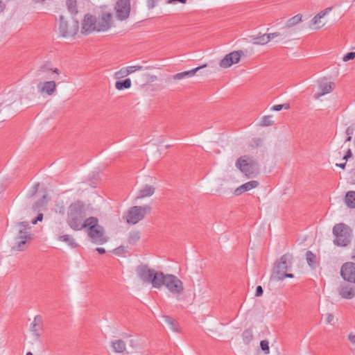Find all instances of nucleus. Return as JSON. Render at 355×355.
<instances>
[{"label": "nucleus", "instance_id": "1", "mask_svg": "<svg viewBox=\"0 0 355 355\" xmlns=\"http://www.w3.org/2000/svg\"><path fill=\"white\" fill-rule=\"evenodd\" d=\"M86 216L85 204L80 200L71 203L67 211V223L74 231L81 230L82 220Z\"/></svg>", "mask_w": 355, "mask_h": 355}, {"label": "nucleus", "instance_id": "2", "mask_svg": "<svg viewBox=\"0 0 355 355\" xmlns=\"http://www.w3.org/2000/svg\"><path fill=\"white\" fill-rule=\"evenodd\" d=\"M83 229L87 228V233L94 243L104 244L108 241L105 235L104 227L98 224V219L94 216L86 218L82 224Z\"/></svg>", "mask_w": 355, "mask_h": 355}, {"label": "nucleus", "instance_id": "3", "mask_svg": "<svg viewBox=\"0 0 355 355\" xmlns=\"http://www.w3.org/2000/svg\"><path fill=\"white\" fill-rule=\"evenodd\" d=\"M332 233L335 237L334 244L338 247H346L349 245L352 239V230L347 225L340 223L336 224L332 230Z\"/></svg>", "mask_w": 355, "mask_h": 355}, {"label": "nucleus", "instance_id": "4", "mask_svg": "<svg viewBox=\"0 0 355 355\" xmlns=\"http://www.w3.org/2000/svg\"><path fill=\"white\" fill-rule=\"evenodd\" d=\"M162 286L166 288L173 295H181L184 291L182 282L175 275L172 274H164L162 272L158 280L156 288H160Z\"/></svg>", "mask_w": 355, "mask_h": 355}, {"label": "nucleus", "instance_id": "5", "mask_svg": "<svg viewBox=\"0 0 355 355\" xmlns=\"http://www.w3.org/2000/svg\"><path fill=\"white\" fill-rule=\"evenodd\" d=\"M235 166L249 178L255 177L259 171L257 160L248 155H243L238 158Z\"/></svg>", "mask_w": 355, "mask_h": 355}, {"label": "nucleus", "instance_id": "6", "mask_svg": "<svg viewBox=\"0 0 355 355\" xmlns=\"http://www.w3.org/2000/svg\"><path fill=\"white\" fill-rule=\"evenodd\" d=\"M15 227L17 228L18 233L15 237L16 243L13 249L23 251L26 248L27 243L33 239V234L28 232L31 227L28 221L17 222Z\"/></svg>", "mask_w": 355, "mask_h": 355}, {"label": "nucleus", "instance_id": "7", "mask_svg": "<svg viewBox=\"0 0 355 355\" xmlns=\"http://www.w3.org/2000/svg\"><path fill=\"white\" fill-rule=\"evenodd\" d=\"M137 277L144 283L151 284L156 288L162 271L149 268L146 264H140L136 268Z\"/></svg>", "mask_w": 355, "mask_h": 355}, {"label": "nucleus", "instance_id": "8", "mask_svg": "<svg viewBox=\"0 0 355 355\" xmlns=\"http://www.w3.org/2000/svg\"><path fill=\"white\" fill-rule=\"evenodd\" d=\"M151 207L150 205L134 206L127 212L126 221L128 223L135 225L144 218L146 214L150 213Z\"/></svg>", "mask_w": 355, "mask_h": 355}, {"label": "nucleus", "instance_id": "9", "mask_svg": "<svg viewBox=\"0 0 355 355\" xmlns=\"http://www.w3.org/2000/svg\"><path fill=\"white\" fill-rule=\"evenodd\" d=\"M79 29L78 21L72 18L71 24L65 20L63 15L60 16L59 31L62 37L73 36Z\"/></svg>", "mask_w": 355, "mask_h": 355}, {"label": "nucleus", "instance_id": "10", "mask_svg": "<svg viewBox=\"0 0 355 355\" xmlns=\"http://www.w3.org/2000/svg\"><path fill=\"white\" fill-rule=\"evenodd\" d=\"M293 256L291 254H284L280 259L275 263L273 273L275 277L277 278L284 273L291 270L292 267Z\"/></svg>", "mask_w": 355, "mask_h": 355}, {"label": "nucleus", "instance_id": "11", "mask_svg": "<svg viewBox=\"0 0 355 355\" xmlns=\"http://www.w3.org/2000/svg\"><path fill=\"white\" fill-rule=\"evenodd\" d=\"M114 9L118 19L123 21L128 18L130 12V0H117Z\"/></svg>", "mask_w": 355, "mask_h": 355}, {"label": "nucleus", "instance_id": "12", "mask_svg": "<svg viewBox=\"0 0 355 355\" xmlns=\"http://www.w3.org/2000/svg\"><path fill=\"white\" fill-rule=\"evenodd\" d=\"M98 29L96 17L89 13L86 14L82 21V33L87 35L93 31H98Z\"/></svg>", "mask_w": 355, "mask_h": 355}, {"label": "nucleus", "instance_id": "13", "mask_svg": "<svg viewBox=\"0 0 355 355\" xmlns=\"http://www.w3.org/2000/svg\"><path fill=\"white\" fill-rule=\"evenodd\" d=\"M102 13L101 17L97 21L98 24V32L105 31L108 30L111 27V23L112 19V14L110 11L106 10L107 6H102Z\"/></svg>", "mask_w": 355, "mask_h": 355}, {"label": "nucleus", "instance_id": "14", "mask_svg": "<svg viewBox=\"0 0 355 355\" xmlns=\"http://www.w3.org/2000/svg\"><path fill=\"white\" fill-rule=\"evenodd\" d=\"M340 275L344 280L355 284V263L346 262L340 268Z\"/></svg>", "mask_w": 355, "mask_h": 355}, {"label": "nucleus", "instance_id": "15", "mask_svg": "<svg viewBox=\"0 0 355 355\" xmlns=\"http://www.w3.org/2000/svg\"><path fill=\"white\" fill-rule=\"evenodd\" d=\"M318 83L320 92L315 94V98H319L325 94L331 93L334 90V83L329 81L327 78L320 79Z\"/></svg>", "mask_w": 355, "mask_h": 355}, {"label": "nucleus", "instance_id": "16", "mask_svg": "<svg viewBox=\"0 0 355 355\" xmlns=\"http://www.w3.org/2000/svg\"><path fill=\"white\" fill-rule=\"evenodd\" d=\"M338 292L343 299L351 300L355 297V288L346 283L340 284L338 288Z\"/></svg>", "mask_w": 355, "mask_h": 355}, {"label": "nucleus", "instance_id": "17", "mask_svg": "<svg viewBox=\"0 0 355 355\" xmlns=\"http://www.w3.org/2000/svg\"><path fill=\"white\" fill-rule=\"evenodd\" d=\"M37 88L41 94H46L48 95H52L56 89V84L55 81H46L44 83H40L37 85Z\"/></svg>", "mask_w": 355, "mask_h": 355}, {"label": "nucleus", "instance_id": "18", "mask_svg": "<svg viewBox=\"0 0 355 355\" xmlns=\"http://www.w3.org/2000/svg\"><path fill=\"white\" fill-rule=\"evenodd\" d=\"M212 63L213 62H211L210 64H204L198 66V67H196L191 70L178 73L175 74L173 76V79H175V80H181L184 78L191 77V76H194L199 70L209 67L210 64Z\"/></svg>", "mask_w": 355, "mask_h": 355}, {"label": "nucleus", "instance_id": "19", "mask_svg": "<svg viewBox=\"0 0 355 355\" xmlns=\"http://www.w3.org/2000/svg\"><path fill=\"white\" fill-rule=\"evenodd\" d=\"M259 184V182L256 180L248 182L236 188L234 191V194L236 196H239L245 191H248L254 188L257 187Z\"/></svg>", "mask_w": 355, "mask_h": 355}, {"label": "nucleus", "instance_id": "20", "mask_svg": "<svg viewBox=\"0 0 355 355\" xmlns=\"http://www.w3.org/2000/svg\"><path fill=\"white\" fill-rule=\"evenodd\" d=\"M111 345L116 353H124L126 350L125 343L121 339L112 341Z\"/></svg>", "mask_w": 355, "mask_h": 355}, {"label": "nucleus", "instance_id": "21", "mask_svg": "<svg viewBox=\"0 0 355 355\" xmlns=\"http://www.w3.org/2000/svg\"><path fill=\"white\" fill-rule=\"evenodd\" d=\"M155 192V188L153 186L145 185L141 189L139 190L137 198H144L145 197L151 196Z\"/></svg>", "mask_w": 355, "mask_h": 355}, {"label": "nucleus", "instance_id": "22", "mask_svg": "<svg viewBox=\"0 0 355 355\" xmlns=\"http://www.w3.org/2000/svg\"><path fill=\"white\" fill-rule=\"evenodd\" d=\"M42 322V317L40 315H36L34 318V321L31 323V329L33 332L34 336L35 337V340H38L40 337V334L38 332L37 326L39 323Z\"/></svg>", "mask_w": 355, "mask_h": 355}, {"label": "nucleus", "instance_id": "23", "mask_svg": "<svg viewBox=\"0 0 355 355\" xmlns=\"http://www.w3.org/2000/svg\"><path fill=\"white\" fill-rule=\"evenodd\" d=\"M242 340L245 345H249L254 338L253 330L252 327L245 329L241 334Z\"/></svg>", "mask_w": 355, "mask_h": 355}, {"label": "nucleus", "instance_id": "24", "mask_svg": "<svg viewBox=\"0 0 355 355\" xmlns=\"http://www.w3.org/2000/svg\"><path fill=\"white\" fill-rule=\"evenodd\" d=\"M345 202L347 207L355 208V191H350L347 192L345 197Z\"/></svg>", "mask_w": 355, "mask_h": 355}, {"label": "nucleus", "instance_id": "25", "mask_svg": "<svg viewBox=\"0 0 355 355\" xmlns=\"http://www.w3.org/2000/svg\"><path fill=\"white\" fill-rule=\"evenodd\" d=\"M306 259L308 265L313 269L315 268L317 264V257L311 251L308 250L306 252Z\"/></svg>", "mask_w": 355, "mask_h": 355}, {"label": "nucleus", "instance_id": "26", "mask_svg": "<svg viewBox=\"0 0 355 355\" xmlns=\"http://www.w3.org/2000/svg\"><path fill=\"white\" fill-rule=\"evenodd\" d=\"M132 83L130 78H125L121 80H117L115 83V87L118 90H123L129 89L131 87Z\"/></svg>", "mask_w": 355, "mask_h": 355}, {"label": "nucleus", "instance_id": "27", "mask_svg": "<svg viewBox=\"0 0 355 355\" xmlns=\"http://www.w3.org/2000/svg\"><path fill=\"white\" fill-rule=\"evenodd\" d=\"M58 240L60 241L67 243L72 248H75L78 246V244L76 243L73 237L69 234L60 236L58 237Z\"/></svg>", "mask_w": 355, "mask_h": 355}, {"label": "nucleus", "instance_id": "28", "mask_svg": "<svg viewBox=\"0 0 355 355\" xmlns=\"http://www.w3.org/2000/svg\"><path fill=\"white\" fill-rule=\"evenodd\" d=\"M331 10V8H327L325 10L321 11L318 14H317L312 19L311 23L313 25L315 24H320V19L324 17L327 14L329 13V12Z\"/></svg>", "mask_w": 355, "mask_h": 355}, {"label": "nucleus", "instance_id": "29", "mask_svg": "<svg viewBox=\"0 0 355 355\" xmlns=\"http://www.w3.org/2000/svg\"><path fill=\"white\" fill-rule=\"evenodd\" d=\"M230 53L227 54L220 62L219 65L222 68H228L234 64Z\"/></svg>", "mask_w": 355, "mask_h": 355}, {"label": "nucleus", "instance_id": "30", "mask_svg": "<svg viewBox=\"0 0 355 355\" xmlns=\"http://www.w3.org/2000/svg\"><path fill=\"white\" fill-rule=\"evenodd\" d=\"M164 322L171 328L172 330L178 331V323L176 320L168 315H163Z\"/></svg>", "mask_w": 355, "mask_h": 355}, {"label": "nucleus", "instance_id": "31", "mask_svg": "<svg viewBox=\"0 0 355 355\" xmlns=\"http://www.w3.org/2000/svg\"><path fill=\"white\" fill-rule=\"evenodd\" d=\"M67 6L71 14L75 15L78 12L77 1L76 0H67Z\"/></svg>", "mask_w": 355, "mask_h": 355}, {"label": "nucleus", "instance_id": "32", "mask_svg": "<svg viewBox=\"0 0 355 355\" xmlns=\"http://www.w3.org/2000/svg\"><path fill=\"white\" fill-rule=\"evenodd\" d=\"M140 239L139 233L138 232H130L128 241L130 245L135 244Z\"/></svg>", "mask_w": 355, "mask_h": 355}, {"label": "nucleus", "instance_id": "33", "mask_svg": "<svg viewBox=\"0 0 355 355\" xmlns=\"http://www.w3.org/2000/svg\"><path fill=\"white\" fill-rule=\"evenodd\" d=\"M45 198H46V196H44L42 198H40L37 202H35L33 205V207H32L34 211H40L41 208L44 207L46 205V202L45 201Z\"/></svg>", "mask_w": 355, "mask_h": 355}, {"label": "nucleus", "instance_id": "34", "mask_svg": "<svg viewBox=\"0 0 355 355\" xmlns=\"http://www.w3.org/2000/svg\"><path fill=\"white\" fill-rule=\"evenodd\" d=\"M301 20L302 15L300 14H297L287 21L286 27L290 28L291 26H293L297 23H299Z\"/></svg>", "mask_w": 355, "mask_h": 355}, {"label": "nucleus", "instance_id": "35", "mask_svg": "<svg viewBox=\"0 0 355 355\" xmlns=\"http://www.w3.org/2000/svg\"><path fill=\"white\" fill-rule=\"evenodd\" d=\"M230 55H232V59L234 61V64H237L239 62L241 58L244 55V53L242 50L234 51L230 53Z\"/></svg>", "mask_w": 355, "mask_h": 355}, {"label": "nucleus", "instance_id": "36", "mask_svg": "<svg viewBox=\"0 0 355 355\" xmlns=\"http://www.w3.org/2000/svg\"><path fill=\"white\" fill-rule=\"evenodd\" d=\"M269 42L267 34H264L259 37H256L253 39V43L255 44H266Z\"/></svg>", "mask_w": 355, "mask_h": 355}, {"label": "nucleus", "instance_id": "37", "mask_svg": "<svg viewBox=\"0 0 355 355\" xmlns=\"http://www.w3.org/2000/svg\"><path fill=\"white\" fill-rule=\"evenodd\" d=\"M260 347L265 354H269V342L267 340H262L260 342Z\"/></svg>", "mask_w": 355, "mask_h": 355}, {"label": "nucleus", "instance_id": "38", "mask_svg": "<svg viewBox=\"0 0 355 355\" xmlns=\"http://www.w3.org/2000/svg\"><path fill=\"white\" fill-rule=\"evenodd\" d=\"M271 119V116H264L261 120V125L269 126L273 125L274 122Z\"/></svg>", "mask_w": 355, "mask_h": 355}, {"label": "nucleus", "instance_id": "39", "mask_svg": "<svg viewBox=\"0 0 355 355\" xmlns=\"http://www.w3.org/2000/svg\"><path fill=\"white\" fill-rule=\"evenodd\" d=\"M290 108V104L289 103H284V104H279V105H275L273 107H272V110L274 111H280L282 109L288 110Z\"/></svg>", "mask_w": 355, "mask_h": 355}, {"label": "nucleus", "instance_id": "40", "mask_svg": "<svg viewBox=\"0 0 355 355\" xmlns=\"http://www.w3.org/2000/svg\"><path fill=\"white\" fill-rule=\"evenodd\" d=\"M52 70V68L49 67L48 64H44L42 65L39 70L37 71V74L41 75L42 73H49L51 72Z\"/></svg>", "mask_w": 355, "mask_h": 355}, {"label": "nucleus", "instance_id": "41", "mask_svg": "<svg viewBox=\"0 0 355 355\" xmlns=\"http://www.w3.org/2000/svg\"><path fill=\"white\" fill-rule=\"evenodd\" d=\"M129 74V72H128V69L126 68H122L120 71L116 72L115 76L117 78H119L123 76H126Z\"/></svg>", "mask_w": 355, "mask_h": 355}, {"label": "nucleus", "instance_id": "42", "mask_svg": "<svg viewBox=\"0 0 355 355\" xmlns=\"http://www.w3.org/2000/svg\"><path fill=\"white\" fill-rule=\"evenodd\" d=\"M355 58V51H352V52H349L347 53H346L343 60V61L345 62H347V61H349L351 60H353Z\"/></svg>", "mask_w": 355, "mask_h": 355}, {"label": "nucleus", "instance_id": "43", "mask_svg": "<svg viewBox=\"0 0 355 355\" xmlns=\"http://www.w3.org/2000/svg\"><path fill=\"white\" fill-rule=\"evenodd\" d=\"M127 69H128V72H129V74H130L136 71L141 70L143 69V67L140 66V65H135V66L128 67Z\"/></svg>", "mask_w": 355, "mask_h": 355}, {"label": "nucleus", "instance_id": "44", "mask_svg": "<svg viewBox=\"0 0 355 355\" xmlns=\"http://www.w3.org/2000/svg\"><path fill=\"white\" fill-rule=\"evenodd\" d=\"M293 278L294 275L292 273H288L287 272H285L284 273H281L280 276H278L277 278L278 280H284L285 278Z\"/></svg>", "mask_w": 355, "mask_h": 355}, {"label": "nucleus", "instance_id": "45", "mask_svg": "<svg viewBox=\"0 0 355 355\" xmlns=\"http://www.w3.org/2000/svg\"><path fill=\"white\" fill-rule=\"evenodd\" d=\"M355 131V123H352L350 126L347 127L345 133L347 135H352Z\"/></svg>", "mask_w": 355, "mask_h": 355}, {"label": "nucleus", "instance_id": "46", "mask_svg": "<svg viewBox=\"0 0 355 355\" xmlns=\"http://www.w3.org/2000/svg\"><path fill=\"white\" fill-rule=\"evenodd\" d=\"M43 214L39 213L37 216L32 220V223L35 225L37 222H41L43 220Z\"/></svg>", "mask_w": 355, "mask_h": 355}, {"label": "nucleus", "instance_id": "47", "mask_svg": "<svg viewBox=\"0 0 355 355\" xmlns=\"http://www.w3.org/2000/svg\"><path fill=\"white\" fill-rule=\"evenodd\" d=\"M157 0H147V6L149 9H153L155 7Z\"/></svg>", "mask_w": 355, "mask_h": 355}, {"label": "nucleus", "instance_id": "48", "mask_svg": "<svg viewBox=\"0 0 355 355\" xmlns=\"http://www.w3.org/2000/svg\"><path fill=\"white\" fill-rule=\"evenodd\" d=\"M263 293V290L261 286H257L255 291L256 297H261Z\"/></svg>", "mask_w": 355, "mask_h": 355}, {"label": "nucleus", "instance_id": "49", "mask_svg": "<svg viewBox=\"0 0 355 355\" xmlns=\"http://www.w3.org/2000/svg\"><path fill=\"white\" fill-rule=\"evenodd\" d=\"M124 251V249H123V246H120V247H118L116 248H115L114 250H113V253L116 255H119L121 254V253H123Z\"/></svg>", "mask_w": 355, "mask_h": 355}, {"label": "nucleus", "instance_id": "50", "mask_svg": "<svg viewBox=\"0 0 355 355\" xmlns=\"http://www.w3.org/2000/svg\"><path fill=\"white\" fill-rule=\"evenodd\" d=\"M282 34L279 32H275V33H269V34H267L268 37V40L269 41L272 39H274L275 37H277V36H279V35H282Z\"/></svg>", "mask_w": 355, "mask_h": 355}, {"label": "nucleus", "instance_id": "51", "mask_svg": "<svg viewBox=\"0 0 355 355\" xmlns=\"http://www.w3.org/2000/svg\"><path fill=\"white\" fill-rule=\"evenodd\" d=\"M352 157V153L351 149H348L345 153V155L343 157V159L347 160L348 159L351 158Z\"/></svg>", "mask_w": 355, "mask_h": 355}, {"label": "nucleus", "instance_id": "52", "mask_svg": "<svg viewBox=\"0 0 355 355\" xmlns=\"http://www.w3.org/2000/svg\"><path fill=\"white\" fill-rule=\"evenodd\" d=\"M252 141L254 143L255 147H258L262 141L261 139H260V138H254V139H253Z\"/></svg>", "mask_w": 355, "mask_h": 355}, {"label": "nucleus", "instance_id": "53", "mask_svg": "<svg viewBox=\"0 0 355 355\" xmlns=\"http://www.w3.org/2000/svg\"><path fill=\"white\" fill-rule=\"evenodd\" d=\"M39 186L40 184L37 183L32 187V195L35 194L37 191Z\"/></svg>", "mask_w": 355, "mask_h": 355}, {"label": "nucleus", "instance_id": "54", "mask_svg": "<svg viewBox=\"0 0 355 355\" xmlns=\"http://www.w3.org/2000/svg\"><path fill=\"white\" fill-rule=\"evenodd\" d=\"M130 346H131L132 348H136L137 347V341L133 339L130 340Z\"/></svg>", "mask_w": 355, "mask_h": 355}, {"label": "nucleus", "instance_id": "55", "mask_svg": "<svg viewBox=\"0 0 355 355\" xmlns=\"http://www.w3.org/2000/svg\"><path fill=\"white\" fill-rule=\"evenodd\" d=\"M334 320V315L331 313L327 314V321L328 323H331Z\"/></svg>", "mask_w": 355, "mask_h": 355}, {"label": "nucleus", "instance_id": "56", "mask_svg": "<svg viewBox=\"0 0 355 355\" xmlns=\"http://www.w3.org/2000/svg\"><path fill=\"white\" fill-rule=\"evenodd\" d=\"M348 339L349 340L353 343V344H355V334L354 335H352V334H349L348 336Z\"/></svg>", "mask_w": 355, "mask_h": 355}, {"label": "nucleus", "instance_id": "57", "mask_svg": "<svg viewBox=\"0 0 355 355\" xmlns=\"http://www.w3.org/2000/svg\"><path fill=\"white\" fill-rule=\"evenodd\" d=\"M211 68H212V69H207V70H206L205 71V74L207 75V74H210V73H211L213 72H215L216 67H214V66H211Z\"/></svg>", "mask_w": 355, "mask_h": 355}, {"label": "nucleus", "instance_id": "58", "mask_svg": "<svg viewBox=\"0 0 355 355\" xmlns=\"http://www.w3.org/2000/svg\"><path fill=\"white\" fill-rule=\"evenodd\" d=\"M168 2L170 3H176V2H180L182 3H185L187 2V0H168Z\"/></svg>", "mask_w": 355, "mask_h": 355}, {"label": "nucleus", "instance_id": "59", "mask_svg": "<svg viewBox=\"0 0 355 355\" xmlns=\"http://www.w3.org/2000/svg\"><path fill=\"white\" fill-rule=\"evenodd\" d=\"M96 250L100 254H103L106 252L105 250L103 248H97Z\"/></svg>", "mask_w": 355, "mask_h": 355}, {"label": "nucleus", "instance_id": "60", "mask_svg": "<svg viewBox=\"0 0 355 355\" xmlns=\"http://www.w3.org/2000/svg\"><path fill=\"white\" fill-rule=\"evenodd\" d=\"M5 8V3L1 0H0V13L4 10Z\"/></svg>", "mask_w": 355, "mask_h": 355}, {"label": "nucleus", "instance_id": "61", "mask_svg": "<svg viewBox=\"0 0 355 355\" xmlns=\"http://www.w3.org/2000/svg\"><path fill=\"white\" fill-rule=\"evenodd\" d=\"M346 164H347L346 162L344 163H341V164H336V166H338V167L344 169L345 168Z\"/></svg>", "mask_w": 355, "mask_h": 355}, {"label": "nucleus", "instance_id": "62", "mask_svg": "<svg viewBox=\"0 0 355 355\" xmlns=\"http://www.w3.org/2000/svg\"><path fill=\"white\" fill-rule=\"evenodd\" d=\"M51 72L55 73L58 75H59L60 73V71L58 68L52 69Z\"/></svg>", "mask_w": 355, "mask_h": 355}, {"label": "nucleus", "instance_id": "63", "mask_svg": "<svg viewBox=\"0 0 355 355\" xmlns=\"http://www.w3.org/2000/svg\"><path fill=\"white\" fill-rule=\"evenodd\" d=\"M351 258H352V260H354L355 261V248L352 250V257Z\"/></svg>", "mask_w": 355, "mask_h": 355}, {"label": "nucleus", "instance_id": "64", "mask_svg": "<svg viewBox=\"0 0 355 355\" xmlns=\"http://www.w3.org/2000/svg\"><path fill=\"white\" fill-rule=\"evenodd\" d=\"M352 139V135H347V137L345 139V142H347V141H351Z\"/></svg>", "mask_w": 355, "mask_h": 355}]
</instances>
